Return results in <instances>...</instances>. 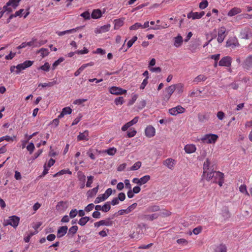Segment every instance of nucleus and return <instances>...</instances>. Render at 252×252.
I'll return each instance as SVG.
<instances>
[{"instance_id": "43", "label": "nucleus", "mask_w": 252, "mask_h": 252, "mask_svg": "<svg viewBox=\"0 0 252 252\" xmlns=\"http://www.w3.org/2000/svg\"><path fill=\"white\" fill-rule=\"evenodd\" d=\"M137 39V37L136 36H134L130 40H129L127 43V48L131 47Z\"/></svg>"}, {"instance_id": "18", "label": "nucleus", "mask_w": 252, "mask_h": 252, "mask_svg": "<svg viewBox=\"0 0 252 252\" xmlns=\"http://www.w3.org/2000/svg\"><path fill=\"white\" fill-rule=\"evenodd\" d=\"M174 46L177 48L180 47L183 42V38L180 34L174 38Z\"/></svg>"}, {"instance_id": "52", "label": "nucleus", "mask_w": 252, "mask_h": 252, "mask_svg": "<svg viewBox=\"0 0 252 252\" xmlns=\"http://www.w3.org/2000/svg\"><path fill=\"white\" fill-rule=\"evenodd\" d=\"M208 5V2L206 0H203L199 3V8L201 9H204Z\"/></svg>"}, {"instance_id": "54", "label": "nucleus", "mask_w": 252, "mask_h": 252, "mask_svg": "<svg viewBox=\"0 0 252 252\" xmlns=\"http://www.w3.org/2000/svg\"><path fill=\"white\" fill-rule=\"evenodd\" d=\"M33 63V61H26L24 63H22L25 67V69L31 66Z\"/></svg>"}, {"instance_id": "24", "label": "nucleus", "mask_w": 252, "mask_h": 252, "mask_svg": "<svg viewBox=\"0 0 252 252\" xmlns=\"http://www.w3.org/2000/svg\"><path fill=\"white\" fill-rule=\"evenodd\" d=\"M222 178H224V174L222 173L219 171H215L213 182L217 183L218 180H221Z\"/></svg>"}, {"instance_id": "22", "label": "nucleus", "mask_w": 252, "mask_h": 252, "mask_svg": "<svg viewBox=\"0 0 252 252\" xmlns=\"http://www.w3.org/2000/svg\"><path fill=\"white\" fill-rule=\"evenodd\" d=\"M175 90L176 86L174 85H171L165 89V92L167 94V95H166V97L167 99H169L170 97L171 94L174 93Z\"/></svg>"}, {"instance_id": "26", "label": "nucleus", "mask_w": 252, "mask_h": 252, "mask_svg": "<svg viewBox=\"0 0 252 252\" xmlns=\"http://www.w3.org/2000/svg\"><path fill=\"white\" fill-rule=\"evenodd\" d=\"M101 11L99 9L94 10L91 14V17L93 19L99 18L101 17Z\"/></svg>"}, {"instance_id": "12", "label": "nucleus", "mask_w": 252, "mask_h": 252, "mask_svg": "<svg viewBox=\"0 0 252 252\" xmlns=\"http://www.w3.org/2000/svg\"><path fill=\"white\" fill-rule=\"evenodd\" d=\"M77 178L80 182V188L84 189L85 186L86 176L82 172L79 171L77 172Z\"/></svg>"}, {"instance_id": "58", "label": "nucleus", "mask_w": 252, "mask_h": 252, "mask_svg": "<svg viewBox=\"0 0 252 252\" xmlns=\"http://www.w3.org/2000/svg\"><path fill=\"white\" fill-rule=\"evenodd\" d=\"M80 16L83 17L85 20H89L91 18L90 13L87 11L81 13Z\"/></svg>"}, {"instance_id": "64", "label": "nucleus", "mask_w": 252, "mask_h": 252, "mask_svg": "<svg viewBox=\"0 0 252 252\" xmlns=\"http://www.w3.org/2000/svg\"><path fill=\"white\" fill-rule=\"evenodd\" d=\"M78 214V211L77 209H72L70 211L69 213V217L70 218H75Z\"/></svg>"}, {"instance_id": "63", "label": "nucleus", "mask_w": 252, "mask_h": 252, "mask_svg": "<svg viewBox=\"0 0 252 252\" xmlns=\"http://www.w3.org/2000/svg\"><path fill=\"white\" fill-rule=\"evenodd\" d=\"M240 36L243 39H248L249 38V36L248 32L244 31L241 32Z\"/></svg>"}, {"instance_id": "55", "label": "nucleus", "mask_w": 252, "mask_h": 252, "mask_svg": "<svg viewBox=\"0 0 252 252\" xmlns=\"http://www.w3.org/2000/svg\"><path fill=\"white\" fill-rule=\"evenodd\" d=\"M87 155L88 157H89L91 159L93 160H94L95 159V157L93 154V150L92 149H90L87 152Z\"/></svg>"}, {"instance_id": "45", "label": "nucleus", "mask_w": 252, "mask_h": 252, "mask_svg": "<svg viewBox=\"0 0 252 252\" xmlns=\"http://www.w3.org/2000/svg\"><path fill=\"white\" fill-rule=\"evenodd\" d=\"M16 69L15 72L16 74H19L21 70L25 69L22 63L17 64L16 66Z\"/></svg>"}, {"instance_id": "1", "label": "nucleus", "mask_w": 252, "mask_h": 252, "mask_svg": "<svg viewBox=\"0 0 252 252\" xmlns=\"http://www.w3.org/2000/svg\"><path fill=\"white\" fill-rule=\"evenodd\" d=\"M218 138V136L215 134H206L201 138V140L205 143L214 144Z\"/></svg>"}, {"instance_id": "44", "label": "nucleus", "mask_w": 252, "mask_h": 252, "mask_svg": "<svg viewBox=\"0 0 252 252\" xmlns=\"http://www.w3.org/2000/svg\"><path fill=\"white\" fill-rule=\"evenodd\" d=\"M34 145L32 142L30 143L27 146V149L29 152L30 154L32 153L34 150Z\"/></svg>"}, {"instance_id": "13", "label": "nucleus", "mask_w": 252, "mask_h": 252, "mask_svg": "<svg viewBox=\"0 0 252 252\" xmlns=\"http://www.w3.org/2000/svg\"><path fill=\"white\" fill-rule=\"evenodd\" d=\"M225 32V29L224 27H221L218 32V35L217 40L219 43H221L223 42L225 35H224Z\"/></svg>"}, {"instance_id": "14", "label": "nucleus", "mask_w": 252, "mask_h": 252, "mask_svg": "<svg viewBox=\"0 0 252 252\" xmlns=\"http://www.w3.org/2000/svg\"><path fill=\"white\" fill-rule=\"evenodd\" d=\"M77 139L78 141L89 140V131L88 130H85L83 132H80L77 137Z\"/></svg>"}, {"instance_id": "34", "label": "nucleus", "mask_w": 252, "mask_h": 252, "mask_svg": "<svg viewBox=\"0 0 252 252\" xmlns=\"http://www.w3.org/2000/svg\"><path fill=\"white\" fill-rule=\"evenodd\" d=\"M226 247L222 244L218 246L215 249L216 252H226Z\"/></svg>"}, {"instance_id": "49", "label": "nucleus", "mask_w": 252, "mask_h": 252, "mask_svg": "<svg viewBox=\"0 0 252 252\" xmlns=\"http://www.w3.org/2000/svg\"><path fill=\"white\" fill-rule=\"evenodd\" d=\"M142 27V24L140 23H136L134 25L131 26L129 28L130 30H136Z\"/></svg>"}, {"instance_id": "3", "label": "nucleus", "mask_w": 252, "mask_h": 252, "mask_svg": "<svg viewBox=\"0 0 252 252\" xmlns=\"http://www.w3.org/2000/svg\"><path fill=\"white\" fill-rule=\"evenodd\" d=\"M20 218L16 216H12L8 218L6 220L5 225H10L14 228H16L19 223Z\"/></svg>"}, {"instance_id": "60", "label": "nucleus", "mask_w": 252, "mask_h": 252, "mask_svg": "<svg viewBox=\"0 0 252 252\" xmlns=\"http://www.w3.org/2000/svg\"><path fill=\"white\" fill-rule=\"evenodd\" d=\"M62 112L64 114V115H66V114H70L72 112V109L69 107H64L63 109Z\"/></svg>"}, {"instance_id": "28", "label": "nucleus", "mask_w": 252, "mask_h": 252, "mask_svg": "<svg viewBox=\"0 0 252 252\" xmlns=\"http://www.w3.org/2000/svg\"><path fill=\"white\" fill-rule=\"evenodd\" d=\"M78 227L77 225H73L69 228L67 235L72 237L77 231Z\"/></svg>"}, {"instance_id": "20", "label": "nucleus", "mask_w": 252, "mask_h": 252, "mask_svg": "<svg viewBox=\"0 0 252 252\" xmlns=\"http://www.w3.org/2000/svg\"><path fill=\"white\" fill-rule=\"evenodd\" d=\"M160 207L158 205H154L147 207L145 210V213H152L159 211Z\"/></svg>"}, {"instance_id": "59", "label": "nucleus", "mask_w": 252, "mask_h": 252, "mask_svg": "<svg viewBox=\"0 0 252 252\" xmlns=\"http://www.w3.org/2000/svg\"><path fill=\"white\" fill-rule=\"evenodd\" d=\"M40 69L45 71H48L50 69L49 63H45L44 65L40 66Z\"/></svg>"}, {"instance_id": "16", "label": "nucleus", "mask_w": 252, "mask_h": 252, "mask_svg": "<svg viewBox=\"0 0 252 252\" xmlns=\"http://www.w3.org/2000/svg\"><path fill=\"white\" fill-rule=\"evenodd\" d=\"M196 148L194 144H187L184 147V150L187 154H191L195 152Z\"/></svg>"}, {"instance_id": "39", "label": "nucleus", "mask_w": 252, "mask_h": 252, "mask_svg": "<svg viewBox=\"0 0 252 252\" xmlns=\"http://www.w3.org/2000/svg\"><path fill=\"white\" fill-rule=\"evenodd\" d=\"M38 53H40L41 54V56L42 58H44L49 55V50L47 48H42L39 50H38Z\"/></svg>"}, {"instance_id": "48", "label": "nucleus", "mask_w": 252, "mask_h": 252, "mask_svg": "<svg viewBox=\"0 0 252 252\" xmlns=\"http://www.w3.org/2000/svg\"><path fill=\"white\" fill-rule=\"evenodd\" d=\"M137 133V131L136 130L133 129H130L129 131L127 132V136L129 138L133 137H134Z\"/></svg>"}, {"instance_id": "46", "label": "nucleus", "mask_w": 252, "mask_h": 252, "mask_svg": "<svg viewBox=\"0 0 252 252\" xmlns=\"http://www.w3.org/2000/svg\"><path fill=\"white\" fill-rule=\"evenodd\" d=\"M239 190L241 192L245 193L246 195L249 194L247 189V186L244 184L241 185L240 186Z\"/></svg>"}, {"instance_id": "19", "label": "nucleus", "mask_w": 252, "mask_h": 252, "mask_svg": "<svg viewBox=\"0 0 252 252\" xmlns=\"http://www.w3.org/2000/svg\"><path fill=\"white\" fill-rule=\"evenodd\" d=\"M241 12L242 10L241 8L235 7L229 11L227 13V16L229 17H232L240 13Z\"/></svg>"}, {"instance_id": "40", "label": "nucleus", "mask_w": 252, "mask_h": 252, "mask_svg": "<svg viewBox=\"0 0 252 252\" xmlns=\"http://www.w3.org/2000/svg\"><path fill=\"white\" fill-rule=\"evenodd\" d=\"M199 121L201 122H204L209 119V116L207 114H199Z\"/></svg>"}, {"instance_id": "33", "label": "nucleus", "mask_w": 252, "mask_h": 252, "mask_svg": "<svg viewBox=\"0 0 252 252\" xmlns=\"http://www.w3.org/2000/svg\"><path fill=\"white\" fill-rule=\"evenodd\" d=\"M107 199V198L103 194H100L95 199L94 203L95 204H98L101 202L105 201Z\"/></svg>"}, {"instance_id": "56", "label": "nucleus", "mask_w": 252, "mask_h": 252, "mask_svg": "<svg viewBox=\"0 0 252 252\" xmlns=\"http://www.w3.org/2000/svg\"><path fill=\"white\" fill-rule=\"evenodd\" d=\"M175 85L176 86V89L179 93H182L183 92L184 86L183 84L179 83Z\"/></svg>"}, {"instance_id": "17", "label": "nucleus", "mask_w": 252, "mask_h": 252, "mask_svg": "<svg viewBox=\"0 0 252 252\" xmlns=\"http://www.w3.org/2000/svg\"><path fill=\"white\" fill-rule=\"evenodd\" d=\"M110 28V25L109 24L105 25L103 26H101V27L99 28H96L95 30V33H100L103 32H108Z\"/></svg>"}, {"instance_id": "23", "label": "nucleus", "mask_w": 252, "mask_h": 252, "mask_svg": "<svg viewBox=\"0 0 252 252\" xmlns=\"http://www.w3.org/2000/svg\"><path fill=\"white\" fill-rule=\"evenodd\" d=\"M99 185L88 191L87 194L88 197H92L96 195L98 190Z\"/></svg>"}, {"instance_id": "11", "label": "nucleus", "mask_w": 252, "mask_h": 252, "mask_svg": "<svg viewBox=\"0 0 252 252\" xmlns=\"http://www.w3.org/2000/svg\"><path fill=\"white\" fill-rule=\"evenodd\" d=\"M176 164L175 159L172 158H168L163 162V164L166 166L168 168L172 170Z\"/></svg>"}, {"instance_id": "31", "label": "nucleus", "mask_w": 252, "mask_h": 252, "mask_svg": "<svg viewBox=\"0 0 252 252\" xmlns=\"http://www.w3.org/2000/svg\"><path fill=\"white\" fill-rule=\"evenodd\" d=\"M158 215L157 214H153L151 215H145L144 216V218L147 220L152 221L158 219Z\"/></svg>"}, {"instance_id": "42", "label": "nucleus", "mask_w": 252, "mask_h": 252, "mask_svg": "<svg viewBox=\"0 0 252 252\" xmlns=\"http://www.w3.org/2000/svg\"><path fill=\"white\" fill-rule=\"evenodd\" d=\"M141 166V162L140 161H137L131 167V170H137L140 168Z\"/></svg>"}, {"instance_id": "29", "label": "nucleus", "mask_w": 252, "mask_h": 252, "mask_svg": "<svg viewBox=\"0 0 252 252\" xmlns=\"http://www.w3.org/2000/svg\"><path fill=\"white\" fill-rule=\"evenodd\" d=\"M65 174L71 175L72 172L69 169H63L55 174L53 177H56Z\"/></svg>"}, {"instance_id": "38", "label": "nucleus", "mask_w": 252, "mask_h": 252, "mask_svg": "<svg viewBox=\"0 0 252 252\" xmlns=\"http://www.w3.org/2000/svg\"><path fill=\"white\" fill-rule=\"evenodd\" d=\"M110 201H107L102 206V211L104 212H108L111 209Z\"/></svg>"}, {"instance_id": "37", "label": "nucleus", "mask_w": 252, "mask_h": 252, "mask_svg": "<svg viewBox=\"0 0 252 252\" xmlns=\"http://www.w3.org/2000/svg\"><path fill=\"white\" fill-rule=\"evenodd\" d=\"M210 164V161L208 158H207L203 164V174H205L207 171L209 170V167Z\"/></svg>"}, {"instance_id": "7", "label": "nucleus", "mask_w": 252, "mask_h": 252, "mask_svg": "<svg viewBox=\"0 0 252 252\" xmlns=\"http://www.w3.org/2000/svg\"><path fill=\"white\" fill-rule=\"evenodd\" d=\"M243 66L246 69L252 68V55H250L246 58L243 63Z\"/></svg>"}, {"instance_id": "53", "label": "nucleus", "mask_w": 252, "mask_h": 252, "mask_svg": "<svg viewBox=\"0 0 252 252\" xmlns=\"http://www.w3.org/2000/svg\"><path fill=\"white\" fill-rule=\"evenodd\" d=\"M137 204L136 203H134L132 205H130L129 207H128L127 209H126V213L128 214L131 211H132L133 210H134L137 206Z\"/></svg>"}, {"instance_id": "27", "label": "nucleus", "mask_w": 252, "mask_h": 252, "mask_svg": "<svg viewBox=\"0 0 252 252\" xmlns=\"http://www.w3.org/2000/svg\"><path fill=\"white\" fill-rule=\"evenodd\" d=\"M124 24V19H119L114 20V28L115 29H118L122 27Z\"/></svg>"}, {"instance_id": "21", "label": "nucleus", "mask_w": 252, "mask_h": 252, "mask_svg": "<svg viewBox=\"0 0 252 252\" xmlns=\"http://www.w3.org/2000/svg\"><path fill=\"white\" fill-rule=\"evenodd\" d=\"M59 82L57 81V79L54 78L53 79V81L52 82H50L48 83H40L39 84L38 86H41L42 88H45L46 87H52L54 86L55 85L58 84Z\"/></svg>"}, {"instance_id": "32", "label": "nucleus", "mask_w": 252, "mask_h": 252, "mask_svg": "<svg viewBox=\"0 0 252 252\" xmlns=\"http://www.w3.org/2000/svg\"><path fill=\"white\" fill-rule=\"evenodd\" d=\"M207 79V77L203 74L199 75L194 78L193 82L195 84L198 83L200 81H204Z\"/></svg>"}, {"instance_id": "30", "label": "nucleus", "mask_w": 252, "mask_h": 252, "mask_svg": "<svg viewBox=\"0 0 252 252\" xmlns=\"http://www.w3.org/2000/svg\"><path fill=\"white\" fill-rule=\"evenodd\" d=\"M90 220V217H82L78 221V223L81 226L85 225Z\"/></svg>"}, {"instance_id": "62", "label": "nucleus", "mask_w": 252, "mask_h": 252, "mask_svg": "<svg viewBox=\"0 0 252 252\" xmlns=\"http://www.w3.org/2000/svg\"><path fill=\"white\" fill-rule=\"evenodd\" d=\"M94 207V205L93 203H90L85 208V211L87 212H89L93 210Z\"/></svg>"}, {"instance_id": "2", "label": "nucleus", "mask_w": 252, "mask_h": 252, "mask_svg": "<svg viewBox=\"0 0 252 252\" xmlns=\"http://www.w3.org/2000/svg\"><path fill=\"white\" fill-rule=\"evenodd\" d=\"M21 0H9L4 5L3 8L8 12L12 11L13 9H16L19 5V2Z\"/></svg>"}, {"instance_id": "15", "label": "nucleus", "mask_w": 252, "mask_h": 252, "mask_svg": "<svg viewBox=\"0 0 252 252\" xmlns=\"http://www.w3.org/2000/svg\"><path fill=\"white\" fill-rule=\"evenodd\" d=\"M67 230L68 227L67 226H63L60 227L57 231V237L58 238H61L65 235V234L67 233Z\"/></svg>"}, {"instance_id": "51", "label": "nucleus", "mask_w": 252, "mask_h": 252, "mask_svg": "<svg viewBox=\"0 0 252 252\" xmlns=\"http://www.w3.org/2000/svg\"><path fill=\"white\" fill-rule=\"evenodd\" d=\"M87 178H88V181L87 182L86 186L88 188H90V187H91V185L93 182L94 176H88L87 177Z\"/></svg>"}, {"instance_id": "9", "label": "nucleus", "mask_w": 252, "mask_h": 252, "mask_svg": "<svg viewBox=\"0 0 252 252\" xmlns=\"http://www.w3.org/2000/svg\"><path fill=\"white\" fill-rule=\"evenodd\" d=\"M145 135L149 138L155 136L156 133V129L154 126L149 125L146 127L145 129Z\"/></svg>"}, {"instance_id": "8", "label": "nucleus", "mask_w": 252, "mask_h": 252, "mask_svg": "<svg viewBox=\"0 0 252 252\" xmlns=\"http://www.w3.org/2000/svg\"><path fill=\"white\" fill-rule=\"evenodd\" d=\"M109 92L111 94L119 95L126 93V90H123L119 87H112L111 88H110Z\"/></svg>"}, {"instance_id": "25", "label": "nucleus", "mask_w": 252, "mask_h": 252, "mask_svg": "<svg viewBox=\"0 0 252 252\" xmlns=\"http://www.w3.org/2000/svg\"><path fill=\"white\" fill-rule=\"evenodd\" d=\"M79 28V27H77V28H74V29H70V30H66V31H62V32H56V33L59 35V36H63L65 34H68V33H73L74 32H75L76 31V30Z\"/></svg>"}, {"instance_id": "36", "label": "nucleus", "mask_w": 252, "mask_h": 252, "mask_svg": "<svg viewBox=\"0 0 252 252\" xmlns=\"http://www.w3.org/2000/svg\"><path fill=\"white\" fill-rule=\"evenodd\" d=\"M102 225L110 226L113 225V221L111 220L110 218H107L105 220H101Z\"/></svg>"}, {"instance_id": "50", "label": "nucleus", "mask_w": 252, "mask_h": 252, "mask_svg": "<svg viewBox=\"0 0 252 252\" xmlns=\"http://www.w3.org/2000/svg\"><path fill=\"white\" fill-rule=\"evenodd\" d=\"M116 149L114 147L110 148L106 151V152L108 154V155L110 156L114 155L116 154Z\"/></svg>"}, {"instance_id": "35", "label": "nucleus", "mask_w": 252, "mask_h": 252, "mask_svg": "<svg viewBox=\"0 0 252 252\" xmlns=\"http://www.w3.org/2000/svg\"><path fill=\"white\" fill-rule=\"evenodd\" d=\"M150 179V175H145L140 178V186L147 183Z\"/></svg>"}, {"instance_id": "6", "label": "nucleus", "mask_w": 252, "mask_h": 252, "mask_svg": "<svg viewBox=\"0 0 252 252\" xmlns=\"http://www.w3.org/2000/svg\"><path fill=\"white\" fill-rule=\"evenodd\" d=\"M232 58L229 56L223 57L219 62V65L230 67L231 65Z\"/></svg>"}, {"instance_id": "5", "label": "nucleus", "mask_w": 252, "mask_h": 252, "mask_svg": "<svg viewBox=\"0 0 252 252\" xmlns=\"http://www.w3.org/2000/svg\"><path fill=\"white\" fill-rule=\"evenodd\" d=\"M185 109L181 105H178L175 107L169 109V114L172 116H176L179 114H182L185 112Z\"/></svg>"}, {"instance_id": "41", "label": "nucleus", "mask_w": 252, "mask_h": 252, "mask_svg": "<svg viewBox=\"0 0 252 252\" xmlns=\"http://www.w3.org/2000/svg\"><path fill=\"white\" fill-rule=\"evenodd\" d=\"M64 60V59L63 57H60L53 64V69H55L56 67L60 64V63L63 62Z\"/></svg>"}, {"instance_id": "47", "label": "nucleus", "mask_w": 252, "mask_h": 252, "mask_svg": "<svg viewBox=\"0 0 252 252\" xmlns=\"http://www.w3.org/2000/svg\"><path fill=\"white\" fill-rule=\"evenodd\" d=\"M214 172L215 171H212L211 172H207L206 173V180L208 181H210L211 179H213L214 176Z\"/></svg>"}, {"instance_id": "61", "label": "nucleus", "mask_w": 252, "mask_h": 252, "mask_svg": "<svg viewBox=\"0 0 252 252\" xmlns=\"http://www.w3.org/2000/svg\"><path fill=\"white\" fill-rule=\"evenodd\" d=\"M82 117V115L81 114H79L78 116L73 120L71 125L74 126L77 125L80 122Z\"/></svg>"}, {"instance_id": "10", "label": "nucleus", "mask_w": 252, "mask_h": 252, "mask_svg": "<svg viewBox=\"0 0 252 252\" xmlns=\"http://www.w3.org/2000/svg\"><path fill=\"white\" fill-rule=\"evenodd\" d=\"M204 14H205V13L204 11H201V12H199V13L197 12H189L187 15V17L189 19L192 18L193 20L198 19L201 18L204 15Z\"/></svg>"}, {"instance_id": "57", "label": "nucleus", "mask_w": 252, "mask_h": 252, "mask_svg": "<svg viewBox=\"0 0 252 252\" xmlns=\"http://www.w3.org/2000/svg\"><path fill=\"white\" fill-rule=\"evenodd\" d=\"M124 102V98L122 96H120L115 99V103L117 105H122Z\"/></svg>"}, {"instance_id": "4", "label": "nucleus", "mask_w": 252, "mask_h": 252, "mask_svg": "<svg viewBox=\"0 0 252 252\" xmlns=\"http://www.w3.org/2000/svg\"><path fill=\"white\" fill-rule=\"evenodd\" d=\"M240 44L238 42V40L236 37H229L226 42V47H231L233 49L236 47H239Z\"/></svg>"}]
</instances>
